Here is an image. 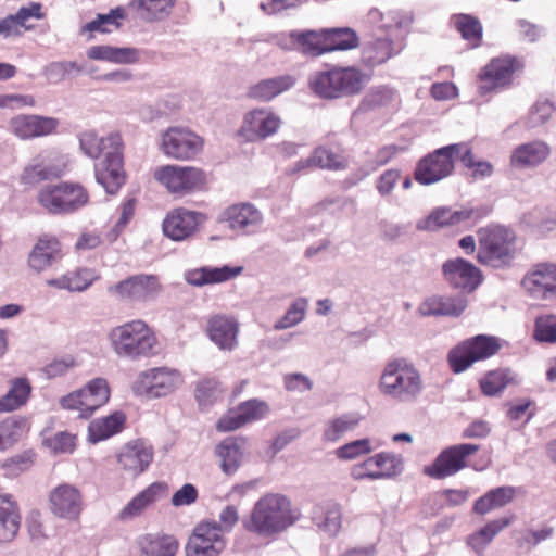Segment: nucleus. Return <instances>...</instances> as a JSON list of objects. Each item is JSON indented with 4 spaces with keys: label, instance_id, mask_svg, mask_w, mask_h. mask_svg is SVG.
Returning <instances> with one entry per match:
<instances>
[{
    "label": "nucleus",
    "instance_id": "51",
    "mask_svg": "<svg viewBox=\"0 0 556 556\" xmlns=\"http://www.w3.org/2000/svg\"><path fill=\"white\" fill-rule=\"evenodd\" d=\"M313 519L319 528L334 534L341 528L340 506L334 503L317 505L313 513Z\"/></svg>",
    "mask_w": 556,
    "mask_h": 556
},
{
    "label": "nucleus",
    "instance_id": "62",
    "mask_svg": "<svg viewBox=\"0 0 556 556\" xmlns=\"http://www.w3.org/2000/svg\"><path fill=\"white\" fill-rule=\"evenodd\" d=\"M77 362L73 356L55 358L43 367V372L49 379L64 376L71 368L75 367Z\"/></svg>",
    "mask_w": 556,
    "mask_h": 556
},
{
    "label": "nucleus",
    "instance_id": "55",
    "mask_svg": "<svg viewBox=\"0 0 556 556\" xmlns=\"http://www.w3.org/2000/svg\"><path fill=\"white\" fill-rule=\"evenodd\" d=\"M359 424V418L353 415H342L329 419L323 431V440L325 442L334 443L343 438L348 432L355 429Z\"/></svg>",
    "mask_w": 556,
    "mask_h": 556
},
{
    "label": "nucleus",
    "instance_id": "6",
    "mask_svg": "<svg viewBox=\"0 0 556 556\" xmlns=\"http://www.w3.org/2000/svg\"><path fill=\"white\" fill-rule=\"evenodd\" d=\"M477 262L501 269L510 267L517 255V235L503 225H489L478 230Z\"/></svg>",
    "mask_w": 556,
    "mask_h": 556
},
{
    "label": "nucleus",
    "instance_id": "16",
    "mask_svg": "<svg viewBox=\"0 0 556 556\" xmlns=\"http://www.w3.org/2000/svg\"><path fill=\"white\" fill-rule=\"evenodd\" d=\"M110 399V388L105 379L94 378L85 388L74 391L60 400L64 409L78 410L80 417L91 416Z\"/></svg>",
    "mask_w": 556,
    "mask_h": 556
},
{
    "label": "nucleus",
    "instance_id": "46",
    "mask_svg": "<svg viewBox=\"0 0 556 556\" xmlns=\"http://www.w3.org/2000/svg\"><path fill=\"white\" fill-rule=\"evenodd\" d=\"M31 393L27 378H15L10 382L9 391L0 397V413H10L24 406Z\"/></svg>",
    "mask_w": 556,
    "mask_h": 556
},
{
    "label": "nucleus",
    "instance_id": "57",
    "mask_svg": "<svg viewBox=\"0 0 556 556\" xmlns=\"http://www.w3.org/2000/svg\"><path fill=\"white\" fill-rule=\"evenodd\" d=\"M223 394L220 382L214 378H203L195 384L194 396L201 407L214 404Z\"/></svg>",
    "mask_w": 556,
    "mask_h": 556
},
{
    "label": "nucleus",
    "instance_id": "53",
    "mask_svg": "<svg viewBox=\"0 0 556 556\" xmlns=\"http://www.w3.org/2000/svg\"><path fill=\"white\" fill-rule=\"evenodd\" d=\"M28 431L25 418L9 417L0 422V451L15 444Z\"/></svg>",
    "mask_w": 556,
    "mask_h": 556
},
{
    "label": "nucleus",
    "instance_id": "63",
    "mask_svg": "<svg viewBox=\"0 0 556 556\" xmlns=\"http://www.w3.org/2000/svg\"><path fill=\"white\" fill-rule=\"evenodd\" d=\"M401 178V170L391 168L384 170L376 180V189L380 195H389Z\"/></svg>",
    "mask_w": 556,
    "mask_h": 556
},
{
    "label": "nucleus",
    "instance_id": "21",
    "mask_svg": "<svg viewBox=\"0 0 556 556\" xmlns=\"http://www.w3.org/2000/svg\"><path fill=\"white\" fill-rule=\"evenodd\" d=\"M116 470L125 477L138 478L146 472L154 458L152 446L142 440L126 443L115 453Z\"/></svg>",
    "mask_w": 556,
    "mask_h": 556
},
{
    "label": "nucleus",
    "instance_id": "54",
    "mask_svg": "<svg viewBox=\"0 0 556 556\" xmlns=\"http://www.w3.org/2000/svg\"><path fill=\"white\" fill-rule=\"evenodd\" d=\"M466 308V301L455 298L434 296L424 303L422 309L428 315L458 316Z\"/></svg>",
    "mask_w": 556,
    "mask_h": 556
},
{
    "label": "nucleus",
    "instance_id": "64",
    "mask_svg": "<svg viewBox=\"0 0 556 556\" xmlns=\"http://www.w3.org/2000/svg\"><path fill=\"white\" fill-rule=\"evenodd\" d=\"M556 111V99L548 98L540 99L532 108V118L534 122L544 123Z\"/></svg>",
    "mask_w": 556,
    "mask_h": 556
},
{
    "label": "nucleus",
    "instance_id": "14",
    "mask_svg": "<svg viewBox=\"0 0 556 556\" xmlns=\"http://www.w3.org/2000/svg\"><path fill=\"white\" fill-rule=\"evenodd\" d=\"M459 149L462 147L458 143H453L439 148L424 156L415 168V180L420 185L427 186L452 175L455 167L454 160L458 157Z\"/></svg>",
    "mask_w": 556,
    "mask_h": 556
},
{
    "label": "nucleus",
    "instance_id": "4",
    "mask_svg": "<svg viewBox=\"0 0 556 556\" xmlns=\"http://www.w3.org/2000/svg\"><path fill=\"white\" fill-rule=\"evenodd\" d=\"M289 38L296 50L312 58L354 50L361 45L358 34L351 27L294 30Z\"/></svg>",
    "mask_w": 556,
    "mask_h": 556
},
{
    "label": "nucleus",
    "instance_id": "50",
    "mask_svg": "<svg viewBox=\"0 0 556 556\" xmlns=\"http://www.w3.org/2000/svg\"><path fill=\"white\" fill-rule=\"evenodd\" d=\"M515 379L509 369L497 368L488 371L480 380L481 392L486 396H495L502 393Z\"/></svg>",
    "mask_w": 556,
    "mask_h": 556
},
{
    "label": "nucleus",
    "instance_id": "40",
    "mask_svg": "<svg viewBox=\"0 0 556 556\" xmlns=\"http://www.w3.org/2000/svg\"><path fill=\"white\" fill-rule=\"evenodd\" d=\"M242 267H202L190 270L187 274V281L192 286H204L211 283H220L230 280L241 274Z\"/></svg>",
    "mask_w": 556,
    "mask_h": 556
},
{
    "label": "nucleus",
    "instance_id": "43",
    "mask_svg": "<svg viewBox=\"0 0 556 556\" xmlns=\"http://www.w3.org/2000/svg\"><path fill=\"white\" fill-rule=\"evenodd\" d=\"M451 23L470 49L481 46L483 26L478 17L466 13H458L452 15Z\"/></svg>",
    "mask_w": 556,
    "mask_h": 556
},
{
    "label": "nucleus",
    "instance_id": "41",
    "mask_svg": "<svg viewBox=\"0 0 556 556\" xmlns=\"http://www.w3.org/2000/svg\"><path fill=\"white\" fill-rule=\"evenodd\" d=\"M126 417L122 412L92 420L88 427V439L92 443L106 440L119 433L125 426Z\"/></svg>",
    "mask_w": 556,
    "mask_h": 556
},
{
    "label": "nucleus",
    "instance_id": "31",
    "mask_svg": "<svg viewBox=\"0 0 556 556\" xmlns=\"http://www.w3.org/2000/svg\"><path fill=\"white\" fill-rule=\"evenodd\" d=\"M62 256L60 240L49 233L41 235L34 245L28 264L36 271H41L52 265V263Z\"/></svg>",
    "mask_w": 556,
    "mask_h": 556
},
{
    "label": "nucleus",
    "instance_id": "29",
    "mask_svg": "<svg viewBox=\"0 0 556 556\" xmlns=\"http://www.w3.org/2000/svg\"><path fill=\"white\" fill-rule=\"evenodd\" d=\"M168 491L165 482H153L136 494L118 513L119 521H129L140 517L151 505Z\"/></svg>",
    "mask_w": 556,
    "mask_h": 556
},
{
    "label": "nucleus",
    "instance_id": "22",
    "mask_svg": "<svg viewBox=\"0 0 556 556\" xmlns=\"http://www.w3.org/2000/svg\"><path fill=\"white\" fill-rule=\"evenodd\" d=\"M48 508L56 518L78 520L84 509L83 493L74 484L60 483L49 492Z\"/></svg>",
    "mask_w": 556,
    "mask_h": 556
},
{
    "label": "nucleus",
    "instance_id": "44",
    "mask_svg": "<svg viewBox=\"0 0 556 556\" xmlns=\"http://www.w3.org/2000/svg\"><path fill=\"white\" fill-rule=\"evenodd\" d=\"M90 60L106 61L116 64H130L139 59L138 50L135 48H116L109 45L92 46L87 50Z\"/></svg>",
    "mask_w": 556,
    "mask_h": 556
},
{
    "label": "nucleus",
    "instance_id": "5",
    "mask_svg": "<svg viewBox=\"0 0 556 556\" xmlns=\"http://www.w3.org/2000/svg\"><path fill=\"white\" fill-rule=\"evenodd\" d=\"M370 76L355 65H332L311 75L308 86L319 98L334 100L359 94Z\"/></svg>",
    "mask_w": 556,
    "mask_h": 556
},
{
    "label": "nucleus",
    "instance_id": "61",
    "mask_svg": "<svg viewBox=\"0 0 556 556\" xmlns=\"http://www.w3.org/2000/svg\"><path fill=\"white\" fill-rule=\"evenodd\" d=\"M48 446L55 454H71L76 448L77 437L67 431L55 433L52 438L48 439Z\"/></svg>",
    "mask_w": 556,
    "mask_h": 556
},
{
    "label": "nucleus",
    "instance_id": "13",
    "mask_svg": "<svg viewBox=\"0 0 556 556\" xmlns=\"http://www.w3.org/2000/svg\"><path fill=\"white\" fill-rule=\"evenodd\" d=\"M157 275L136 274L108 287L106 291L114 300L123 303H148L163 292Z\"/></svg>",
    "mask_w": 556,
    "mask_h": 556
},
{
    "label": "nucleus",
    "instance_id": "1",
    "mask_svg": "<svg viewBox=\"0 0 556 556\" xmlns=\"http://www.w3.org/2000/svg\"><path fill=\"white\" fill-rule=\"evenodd\" d=\"M83 151L91 159H103L96 164L94 174L97 182L108 193L115 194L126 182L124 169V142L119 132H111L100 137L94 131H86L80 137Z\"/></svg>",
    "mask_w": 556,
    "mask_h": 556
},
{
    "label": "nucleus",
    "instance_id": "37",
    "mask_svg": "<svg viewBox=\"0 0 556 556\" xmlns=\"http://www.w3.org/2000/svg\"><path fill=\"white\" fill-rule=\"evenodd\" d=\"M100 279V275L91 268L78 267L68 270L59 278L50 279L47 283L50 287L65 289L71 292H83Z\"/></svg>",
    "mask_w": 556,
    "mask_h": 556
},
{
    "label": "nucleus",
    "instance_id": "28",
    "mask_svg": "<svg viewBox=\"0 0 556 556\" xmlns=\"http://www.w3.org/2000/svg\"><path fill=\"white\" fill-rule=\"evenodd\" d=\"M64 173L63 167L39 154L23 168L20 175V182L24 190H33L45 181L59 179Z\"/></svg>",
    "mask_w": 556,
    "mask_h": 556
},
{
    "label": "nucleus",
    "instance_id": "26",
    "mask_svg": "<svg viewBox=\"0 0 556 556\" xmlns=\"http://www.w3.org/2000/svg\"><path fill=\"white\" fill-rule=\"evenodd\" d=\"M219 220L236 233L250 235L261 227L263 214L254 204L240 202L227 206Z\"/></svg>",
    "mask_w": 556,
    "mask_h": 556
},
{
    "label": "nucleus",
    "instance_id": "18",
    "mask_svg": "<svg viewBox=\"0 0 556 556\" xmlns=\"http://www.w3.org/2000/svg\"><path fill=\"white\" fill-rule=\"evenodd\" d=\"M521 287L533 300L556 303V263L532 265L523 276Z\"/></svg>",
    "mask_w": 556,
    "mask_h": 556
},
{
    "label": "nucleus",
    "instance_id": "52",
    "mask_svg": "<svg viewBox=\"0 0 556 556\" xmlns=\"http://www.w3.org/2000/svg\"><path fill=\"white\" fill-rule=\"evenodd\" d=\"M127 14L124 8L117 7L112 9L108 14H98L97 17L88 22L83 30L90 33H111L122 26V22L126 18Z\"/></svg>",
    "mask_w": 556,
    "mask_h": 556
},
{
    "label": "nucleus",
    "instance_id": "36",
    "mask_svg": "<svg viewBox=\"0 0 556 556\" xmlns=\"http://www.w3.org/2000/svg\"><path fill=\"white\" fill-rule=\"evenodd\" d=\"M296 78L290 74L278 77L263 79L251 86L248 90V97L260 102H268L288 91L295 85Z\"/></svg>",
    "mask_w": 556,
    "mask_h": 556
},
{
    "label": "nucleus",
    "instance_id": "10",
    "mask_svg": "<svg viewBox=\"0 0 556 556\" xmlns=\"http://www.w3.org/2000/svg\"><path fill=\"white\" fill-rule=\"evenodd\" d=\"M153 178L176 198L202 191L207 185L205 172L195 166L162 165L153 170Z\"/></svg>",
    "mask_w": 556,
    "mask_h": 556
},
{
    "label": "nucleus",
    "instance_id": "15",
    "mask_svg": "<svg viewBox=\"0 0 556 556\" xmlns=\"http://www.w3.org/2000/svg\"><path fill=\"white\" fill-rule=\"evenodd\" d=\"M480 446L460 443L443 448L435 459L424 467L422 472L432 479L442 480L452 477L468 467L467 458L479 451Z\"/></svg>",
    "mask_w": 556,
    "mask_h": 556
},
{
    "label": "nucleus",
    "instance_id": "33",
    "mask_svg": "<svg viewBox=\"0 0 556 556\" xmlns=\"http://www.w3.org/2000/svg\"><path fill=\"white\" fill-rule=\"evenodd\" d=\"M551 154V148L541 140L516 147L510 155V165L517 168L534 167L543 163Z\"/></svg>",
    "mask_w": 556,
    "mask_h": 556
},
{
    "label": "nucleus",
    "instance_id": "9",
    "mask_svg": "<svg viewBox=\"0 0 556 556\" xmlns=\"http://www.w3.org/2000/svg\"><path fill=\"white\" fill-rule=\"evenodd\" d=\"M36 199L37 203L49 214L64 215L84 207L89 202V193L78 182L61 181L41 188Z\"/></svg>",
    "mask_w": 556,
    "mask_h": 556
},
{
    "label": "nucleus",
    "instance_id": "47",
    "mask_svg": "<svg viewBox=\"0 0 556 556\" xmlns=\"http://www.w3.org/2000/svg\"><path fill=\"white\" fill-rule=\"evenodd\" d=\"M514 517H503L489 521L484 527L467 538L468 546L477 553H482L493 539L511 523Z\"/></svg>",
    "mask_w": 556,
    "mask_h": 556
},
{
    "label": "nucleus",
    "instance_id": "11",
    "mask_svg": "<svg viewBox=\"0 0 556 556\" xmlns=\"http://www.w3.org/2000/svg\"><path fill=\"white\" fill-rule=\"evenodd\" d=\"M503 348V340L495 336L477 334L454 346L447 355L453 372L459 374L472 364L489 359Z\"/></svg>",
    "mask_w": 556,
    "mask_h": 556
},
{
    "label": "nucleus",
    "instance_id": "60",
    "mask_svg": "<svg viewBox=\"0 0 556 556\" xmlns=\"http://www.w3.org/2000/svg\"><path fill=\"white\" fill-rule=\"evenodd\" d=\"M372 451L369 439L355 440L340 446L336 451V455L340 459H354L361 455L369 454Z\"/></svg>",
    "mask_w": 556,
    "mask_h": 556
},
{
    "label": "nucleus",
    "instance_id": "8",
    "mask_svg": "<svg viewBox=\"0 0 556 556\" xmlns=\"http://www.w3.org/2000/svg\"><path fill=\"white\" fill-rule=\"evenodd\" d=\"M422 387L420 372L405 358L388 361L378 384L382 395L399 402H414L421 394Z\"/></svg>",
    "mask_w": 556,
    "mask_h": 556
},
{
    "label": "nucleus",
    "instance_id": "38",
    "mask_svg": "<svg viewBox=\"0 0 556 556\" xmlns=\"http://www.w3.org/2000/svg\"><path fill=\"white\" fill-rule=\"evenodd\" d=\"M21 526V515L17 503L12 495L0 494V542H11Z\"/></svg>",
    "mask_w": 556,
    "mask_h": 556
},
{
    "label": "nucleus",
    "instance_id": "56",
    "mask_svg": "<svg viewBox=\"0 0 556 556\" xmlns=\"http://www.w3.org/2000/svg\"><path fill=\"white\" fill-rule=\"evenodd\" d=\"M458 146L462 147V149L458 151V159L466 168L471 170L470 175L473 179H483L485 177H490L493 174L492 164L486 161L476 160L472 153V149L468 143L460 142Z\"/></svg>",
    "mask_w": 556,
    "mask_h": 556
},
{
    "label": "nucleus",
    "instance_id": "49",
    "mask_svg": "<svg viewBox=\"0 0 556 556\" xmlns=\"http://www.w3.org/2000/svg\"><path fill=\"white\" fill-rule=\"evenodd\" d=\"M175 5V0H132L129 7L136 8L142 20L153 22L166 18Z\"/></svg>",
    "mask_w": 556,
    "mask_h": 556
},
{
    "label": "nucleus",
    "instance_id": "32",
    "mask_svg": "<svg viewBox=\"0 0 556 556\" xmlns=\"http://www.w3.org/2000/svg\"><path fill=\"white\" fill-rule=\"evenodd\" d=\"M477 217L478 214L475 210L453 211L448 207H439L433 210L431 214L420 223L419 228L435 231L444 227L460 226Z\"/></svg>",
    "mask_w": 556,
    "mask_h": 556
},
{
    "label": "nucleus",
    "instance_id": "23",
    "mask_svg": "<svg viewBox=\"0 0 556 556\" xmlns=\"http://www.w3.org/2000/svg\"><path fill=\"white\" fill-rule=\"evenodd\" d=\"M268 413L269 405L265 401L251 399L229 409L217 420L215 428L218 432L235 431L264 418Z\"/></svg>",
    "mask_w": 556,
    "mask_h": 556
},
{
    "label": "nucleus",
    "instance_id": "17",
    "mask_svg": "<svg viewBox=\"0 0 556 556\" xmlns=\"http://www.w3.org/2000/svg\"><path fill=\"white\" fill-rule=\"evenodd\" d=\"M226 547L222 527L216 521L198 523L185 546L186 556H219Z\"/></svg>",
    "mask_w": 556,
    "mask_h": 556
},
{
    "label": "nucleus",
    "instance_id": "2",
    "mask_svg": "<svg viewBox=\"0 0 556 556\" xmlns=\"http://www.w3.org/2000/svg\"><path fill=\"white\" fill-rule=\"evenodd\" d=\"M374 24L375 39L363 49V59L368 66H377L402 49L405 34L408 31L412 18L399 11L381 12L374 9L368 14Z\"/></svg>",
    "mask_w": 556,
    "mask_h": 556
},
{
    "label": "nucleus",
    "instance_id": "27",
    "mask_svg": "<svg viewBox=\"0 0 556 556\" xmlns=\"http://www.w3.org/2000/svg\"><path fill=\"white\" fill-rule=\"evenodd\" d=\"M442 274L453 288L467 293L476 290L483 279L481 270L462 257L447 260L442 266Z\"/></svg>",
    "mask_w": 556,
    "mask_h": 556
},
{
    "label": "nucleus",
    "instance_id": "45",
    "mask_svg": "<svg viewBox=\"0 0 556 556\" xmlns=\"http://www.w3.org/2000/svg\"><path fill=\"white\" fill-rule=\"evenodd\" d=\"M365 466L376 467V471L368 475L370 480L389 479L402 471L403 459L399 455L382 452L367 458Z\"/></svg>",
    "mask_w": 556,
    "mask_h": 556
},
{
    "label": "nucleus",
    "instance_id": "19",
    "mask_svg": "<svg viewBox=\"0 0 556 556\" xmlns=\"http://www.w3.org/2000/svg\"><path fill=\"white\" fill-rule=\"evenodd\" d=\"M281 124L280 116L271 109H253L244 114L237 136L245 142L262 141L274 136Z\"/></svg>",
    "mask_w": 556,
    "mask_h": 556
},
{
    "label": "nucleus",
    "instance_id": "34",
    "mask_svg": "<svg viewBox=\"0 0 556 556\" xmlns=\"http://www.w3.org/2000/svg\"><path fill=\"white\" fill-rule=\"evenodd\" d=\"M206 332L219 348L231 350L236 345L238 324L232 317L215 315L207 320Z\"/></svg>",
    "mask_w": 556,
    "mask_h": 556
},
{
    "label": "nucleus",
    "instance_id": "30",
    "mask_svg": "<svg viewBox=\"0 0 556 556\" xmlns=\"http://www.w3.org/2000/svg\"><path fill=\"white\" fill-rule=\"evenodd\" d=\"M11 131L21 139L48 136L55 131L59 122L53 117L38 115H18L10 123Z\"/></svg>",
    "mask_w": 556,
    "mask_h": 556
},
{
    "label": "nucleus",
    "instance_id": "39",
    "mask_svg": "<svg viewBox=\"0 0 556 556\" xmlns=\"http://www.w3.org/2000/svg\"><path fill=\"white\" fill-rule=\"evenodd\" d=\"M243 442V438L229 437L216 445L215 454L224 473L233 475L239 469L243 456L240 443Z\"/></svg>",
    "mask_w": 556,
    "mask_h": 556
},
{
    "label": "nucleus",
    "instance_id": "48",
    "mask_svg": "<svg viewBox=\"0 0 556 556\" xmlns=\"http://www.w3.org/2000/svg\"><path fill=\"white\" fill-rule=\"evenodd\" d=\"M514 497L515 489L513 486H498L476 500L472 510L483 516L495 508L507 505Z\"/></svg>",
    "mask_w": 556,
    "mask_h": 556
},
{
    "label": "nucleus",
    "instance_id": "3",
    "mask_svg": "<svg viewBox=\"0 0 556 556\" xmlns=\"http://www.w3.org/2000/svg\"><path fill=\"white\" fill-rule=\"evenodd\" d=\"M300 516L299 509L286 495L266 493L256 501L250 515L242 520V526L250 533L270 538L293 526Z\"/></svg>",
    "mask_w": 556,
    "mask_h": 556
},
{
    "label": "nucleus",
    "instance_id": "7",
    "mask_svg": "<svg viewBox=\"0 0 556 556\" xmlns=\"http://www.w3.org/2000/svg\"><path fill=\"white\" fill-rule=\"evenodd\" d=\"M109 340L119 357L139 359L156 354L159 345L154 330L142 319H132L111 329Z\"/></svg>",
    "mask_w": 556,
    "mask_h": 556
},
{
    "label": "nucleus",
    "instance_id": "58",
    "mask_svg": "<svg viewBox=\"0 0 556 556\" xmlns=\"http://www.w3.org/2000/svg\"><path fill=\"white\" fill-rule=\"evenodd\" d=\"M533 338L539 342H556V315L546 314L536 317Z\"/></svg>",
    "mask_w": 556,
    "mask_h": 556
},
{
    "label": "nucleus",
    "instance_id": "35",
    "mask_svg": "<svg viewBox=\"0 0 556 556\" xmlns=\"http://www.w3.org/2000/svg\"><path fill=\"white\" fill-rule=\"evenodd\" d=\"M308 163L321 169L344 170L349 166V157L341 144L319 146L315 148Z\"/></svg>",
    "mask_w": 556,
    "mask_h": 556
},
{
    "label": "nucleus",
    "instance_id": "24",
    "mask_svg": "<svg viewBox=\"0 0 556 556\" xmlns=\"http://www.w3.org/2000/svg\"><path fill=\"white\" fill-rule=\"evenodd\" d=\"M162 148L168 157L186 161L201 152L203 140L188 129L172 127L163 135Z\"/></svg>",
    "mask_w": 556,
    "mask_h": 556
},
{
    "label": "nucleus",
    "instance_id": "59",
    "mask_svg": "<svg viewBox=\"0 0 556 556\" xmlns=\"http://www.w3.org/2000/svg\"><path fill=\"white\" fill-rule=\"evenodd\" d=\"M307 307V302L304 299H298L295 300L289 309L286 312L283 317L279 319L274 328L276 330H282L290 327H293L301 323L304 319L305 312Z\"/></svg>",
    "mask_w": 556,
    "mask_h": 556
},
{
    "label": "nucleus",
    "instance_id": "42",
    "mask_svg": "<svg viewBox=\"0 0 556 556\" xmlns=\"http://www.w3.org/2000/svg\"><path fill=\"white\" fill-rule=\"evenodd\" d=\"M138 545L144 556H175L179 548L178 540L169 534H146Z\"/></svg>",
    "mask_w": 556,
    "mask_h": 556
},
{
    "label": "nucleus",
    "instance_id": "20",
    "mask_svg": "<svg viewBox=\"0 0 556 556\" xmlns=\"http://www.w3.org/2000/svg\"><path fill=\"white\" fill-rule=\"evenodd\" d=\"M180 382L177 370L165 367L151 368L138 375L132 390L137 395L154 399L170 394Z\"/></svg>",
    "mask_w": 556,
    "mask_h": 556
},
{
    "label": "nucleus",
    "instance_id": "12",
    "mask_svg": "<svg viewBox=\"0 0 556 556\" xmlns=\"http://www.w3.org/2000/svg\"><path fill=\"white\" fill-rule=\"evenodd\" d=\"M522 70L523 63L516 56L505 54L491 59L477 76L478 93L485 97L510 87Z\"/></svg>",
    "mask_w": 556,
    "mask_h": 556
},
{
    "label": "nucleus",
    "instance_id": "25",
    "mask_svg": "<svg viewBox=\"0 0 556 556\" xmlns=\"http://www.w3.org/2000/svg\"><path fill=\"white\" fill-rule=\"evenodd\" d=\"M205 220V214L179 206L167 213L162 229L169 239L182 241L190 238Z\"/></svg>",
    "mask_w": 556,
    "mask_h": 556
}]
</instances>
